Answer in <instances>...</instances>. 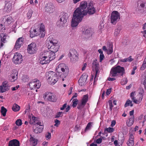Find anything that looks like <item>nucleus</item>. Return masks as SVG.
<instances>
[{"label":"nucleus","mask_w":146,"mask_h":146,"mask_svg":"<svg viewBox=\"0 0 146 146\" xmlns=\"http://www.w3.org/2000/svg\"><path fill=\"white\" fill-rule=\"evenodd\" d=\"M88 94L84 96L82 100V102L83 105L86 104L88 101Z\"/></svg>","instance_id":"obj_33"},{"label":"nucleus","mask_w":146,"mask_h":146,"mask_svg":"<svg viewBox=\"0 0 146 146\" xmlns=\"http://www.w3.org/2000/svg\"><path fill=\"white\" fill-rule=\"evenodd\" d=\"M142 98L143 97L141 95L138 100L135 99L134 97H132V100H133V102L134 103L136 104H139L141 102Z\"/></svg>","instance_id":"obj_31"},{"label":"nucleus","mask_w":146,"mask_h":146,"mask_svg":"<svg viewBox=\"0 0 146 146\" xmlns=\"http://www.w3.org/2000/svg\"><path fill=\"white\" fill-rule=\"evenodd\" d=\"M69 15L67 13L62 12L61 13L59 20L56 23L59 27H63L65 26L68 20Z\"/></svg>","instance_id":"obj_7"},{"label":"nucleus","mask_w":146,"mask_h":146,"mask_svg":"<svg viewBox=\"0 0 146 146\" xmlns=\"http://www.w3.org/2000/svg\"><path fill=\"white\" fill-rule=\"evenodd\" d=\"M5 29L4 26L1 24H0V32H3Z\"/></svg>","instance_id":"obj_48"},{"label":"nucleus","mask_w":146,"mask_h":146,"mask_svg":"<svg viewBox=\"0 0 146 146\" xmlns=\"http://www.w3.org/2000/svg\"><path fill=\"white\" fill-rule=\"evenodd\" d=\"M62 112H60L58 113L57 114V115H56V117H59L61 116L62 114Z\"/></svg>","instance_id":"obj_64"},{"label":"nucleus","mask_w":146,"mask_h":146,"mask_svg":"<svg viewBox=\"0 0 146 146\" xmlns=\"http://www.w3.org/2000/svg\"><path fill=\"white\" fill-rule=\"evenodd\" d=\"M0 36L1 38V40L3 41V43L5 42L6 41V39L9 37L7 35L5 34L1 33L0 34Z\"/></svg>","instance_id":"obj_28"},{"label":"nucleus","mask_w":146,"mask_h":146,"mask_svg":"<svg viewBox=\"0 0 146 146\" xmlns=\"http://www.w3.org/2000/svg\"><path fill=\"white\" fill-rule=\"evenodd\" d=\"M108 80L109 81H113L115 80V79L114 78L109 77L108 78Z\"/></svg>","instance_id":"obj_60"},{"label":"nucleus","mask_w":146,"mask_h":146,"mask_svg":"<svg viewBox=\"0 0 146 146\" xmlns=\"http://www.w3.org/2000/svg\"><path fill=\"white\" fill-rule=\"evenodd\" d=\"M56 71L57 72L63 74V77H66L69 72L68 66L64 63H60L56 67Z\"/></svg>","instance_id":"obj_5"},{"label":"nucleus","mask_w":146,"mask_h":146,"mask_svg":"<svg viewBox=\"0 0 146 146\" xmlns=\"http://www.w3.org/2000/svg\"><path fill=\"white\" fill-rule=\"evenodd\" d=\"M78 100L76 99H74L73 100L72 106L73 107H75L77 106Z\"/></svg>","instance_id":"obj_44"},{"label":"nucleus","mask_w":146,"mask_h":146,"mask_svg":"<svg viewBox=\"0 0 146 146\" xmlns=\"http://www.w3.org/2000/svg\"><path fill=\"white\" fill-rule=\"evenodd\" d=\"M70 61L72 63H75L78 59V55L76 51L74 49L70 50L69 54Z\"/></svg>","instance_id":"obj_10"},{"label":"nucleus","mask_w":146,"mask_h":146,"mask_svg":"<svg viewBox=\"0 0 146 146\" xmlns=\"http://www.w3.org/2000/svg\"><path fill=\"white\" fill-rule=\"evenodd\" d=\"M102 141V138H99L97 139L96 140V142L97 143L99 144L101 143Z\"/></svg>","instance_id":"obj_57"},{"label":"nucleus","mask_w":146,"mask_h":146,"mask_svg":"<svg viewBox=\"0 0 146 146\" xmlns=\"http://www.w3.org/2000/svg\"><path fill=\"white\" fill-rule=\"evenodd\" d=\"M109 106H110V109L111 111L112 109V108L113 107V105L112 102L111 100H109L108 102Z\"/></svg>","instance_id":"obj_47"},{"label":"nucleus","mask_w":146,"mask_h":146,"mask_svg":"<svg viewBox=\"0 0 146 146\" xmlns=\"http://www.w3.org/2000/svg\"><path fill=\"white\" fill-rule=\"evenodd\" d=\"M46 47L49 49V51H47L50 52V54L54 53V56L55 58V53L58 51V41L51 36H49L46 41Z\"/></svg>","instance_id":"obj_2"},{"label":"nucleus","mask_w":146,"mask_h":146,"mask_svg":"<svg viewBox=\"0 0 146 146\" xmlns=\"http://www.w3.org/2000/svg\"><path fill=\"white\" fill-rule=\"evenodd\" d=\"M67 104H64L62 106V107L60 109L61 110H63L66 107Z\"/></svg>","instance_id":"obj_61"},{"label":"nucleus","mask_w":146,"mask_h":146,"mask_svg":"<svg viewBox=\"0 0 146 146\" xmlns=\"http://www.w3.org/2000/svg\"><path fill=\"white\" fill-rule=\"evenodd\" d=\"M146 68V63L143 62L141 66V70H144Z\"/></svg>","instance_id":"obj_49"},{"label":"nucleus","mask_w":146,"mask_h":146,"mask_svg":"<svg viewBox=\"0 0 146 146\" xmlns=\"http://www.w3.org/2000/svg\"><path fill=\"white\" fill-rule=\"evenodd\" d=\"M2 21L5 25L9 26L13 21V19L12 17L7 15L3 17Z\"/></svg>","instance_id":"obj_15"},{"label":"nucleus","mask_w":146,"mask_h":146,"mask_svg":"<svg viewBox=\"0 0 146 146\" xmlns=\"http://www.w3.org/2000/svg\"><path fill=\"white\" fill-rule=\"evenodd\" d=\"M55 124L54 125V126L58 127L60 124V121L58 119H55L54 121Z\"/></svg>","instance_id":"obj_51"},{"label":"nucleus","mask_w":146,"mask_h":146,"mask_svg":"<svg viewBox=\"0 0 146 146\" xmlns=\"http://www.w3.org/2000/svg\"><path fill=\"white\" fill-rule=\"evenodd\" d=\"M35 127H34V132L36 133L41 132L43 129L44 126L42 124L40 121H38L35 124Z\"/></svg>","instance_id":"obj_13"},{"label":"nucleus","mask_w":146,"mask_h":146,"mask_svg":"<svg viewBox=\"0 0 146 146\" xmlns=\"http://www.w3.org/2000/svg\"><path fill=\"white\" fill-rule=\"evenodd\" d=\"M146 121V114L144 116L143 115H140L138 118V121L139 123H142V126H143L144 125V123Z\"/></svg>","instance_id":"obj_25"},{"label":"nucleus","mask_w":146,"mask_h":146,"mask_svg":"<svg viewBox=\"0 0 146 146\" xmlns=\"http://www.w3.org/2000/svg\"><path fill=\"white\" fill-rule=\"evenodd\" d=\"M37 49L36 43H32L28 45L27 51L29 54H32L36 53Z\"/></svg>","instance_id":"obj_14"},{"label":"nucleus","mask_w":146,"mask_h":146,"mask_svg":"<svg viewBox=\"0 0 146 146\" xmlns=\"http://www.w3.org/2000/svg\"><path fill=\"white\" fill-rule=\"evenodd\" d=\"M23 59L22 58V56L21 54H19V63H21Z\"/></svg>","instance_id":"obj_53"},{"label":"nucleus","mask_w":146,"mask_h":146,"mask_svg":"<svg viewBox=\"0 0 146 146\" xmlns=\"http://www.w3.org/2000/svg\"><path fill=\"white\" fill-rule=\"evenodd\" d=\"M12 109L14 111H18V105L17 104H14L12 107Z\"/></svg>","instance_id":"obj_39"},{"label":"nucleus","mask_w":146,"mask_h":146,"mask_svg":"<svg viewBox=\"0 0 146 146\" xmlns=\"http://www.w3.org/2000/svg\"><path fill=\"white\" fill-rule=\"evenodd\" d=\"M37 122H36V119L35 117H32L29 122V123L30 124H34V125Z\"/></svg>","instance_id":"obj_38"},{"label":"nucleus","mask_w":146,"mask_h":146,"mask_svg":"<svg viewBox=\"0 0 146 146\" xmlns=\"http://www.w3.org/2000/svg\"><path fill=\"white\" fill-rule=\"evenodd\" d=\"M7 111V110L6 108H5L3 106L1 107V112L3 116H5Z\"/></svg>","instance_id":"obj_37"},{"label":"nucleus","mask_w":146,"mask_h":146,"mask_svg":"<svg viewBox=\"0 0 146 146\" xmlns=\"http://www.w3.org/2000/svg\"><path fill=\"white\" fill-rule=\"evenodd\" d=\"M22 82H24L28 81L29 80L28 76L26 75L23 76L22 78Z\"/></svg>","instance_id":"obj_41"},{"label":"nucleus","mask_w":146,"mask_h":146,"mask_svg":"<svg viewBox=\"0 0 146 146\" xmlns=\"http://www.w3.org/2000/svg\"><path fill=\"white\" fill-rule=\"evenodd\" d=\"M45 137L47 140L50 139L51 137V133L48 132L46 133L45 134Z\"/></svg>","instance_id":"obj_46"},{"label":"nucleus","mask_w":146,"mask_h":146,"mask_svg":"<svg viewBox=\"0 0 146 146\" xmlns=\"http://www.w3.org/2000/svg\"><path fill=\"white\" fill-rule=\"evenodd\" d=\"M30 37L33 38L35 36H37V34H34V33H32V32H30Z\"/></svg>","instance_id":"obj_55"},{"label":"nucleus","mask_w":146,"mask_h":146,"mask_svg":"<svg viewBox=\"0 0 146 146\" xmlns=\"http://www.w3.org/2000/svg\"><path fill=\"white\" fill-rule=\"evenodd\" d=\"M10 87L7 81H5L3 82L2 85L0 86L1 92L3 93L9 90Z\"/></svg>","instance_id":"obj_17"},{"label":"nucleus","mask_w":146,"mask_h":146,"mask_svg":"<svg viewBox=\"0 0 146 146\" xmlns=\"http://www.w3.org/2000/svg\"><path fill=\"white\" fill-rule=\"evenodd\" d=\"M45 9L47 12L50 13H52L55 11L54 7L51 3L46 4Z\"/></svg>","instance_id":"obj_16"},{"label":"nucleus","mask_w":146,"mask_h":146,"mask_svg":"<svg viewBox=\"0 0 146 146\" xmlns=\"http://www.w3.org/2000/svg\"><path fill=\"white\" fill-rule=\"evenodd\" d=\"M54 56V53L50 54L48 51H44L41 53L40 56V62L42 64H48L51 61L55 58Z\"/></svg>","instance_id":"obj_3"},{"label":"nucleus","mask_w":146,"mask_h":146,"mask_svg":"<svg viewBox=\"0 0 146 146\" xmlns=\"http://www.w3.org/2000/svg\"><path fill=\"white\" fill-rule=\"evenodd\" d=\"M99 64L97 60H95L93 61L92 64V69L96 71V74L95 75L94 78V81L98 80V78L96 77L97 76L99 72Z\"/></svg>","instance_id":"obj_12"},{"label":"nucleus","mask_w":146,"mask_h":146,"mask_svg":"<svg viewBox=\"0 0 146 146\" xmlns=\"http://www.w3.org/2000/svg\"><path fill=\"white\" fill-rule=\"evenodd\" d=\"M134 133L130 134L129 139L127 142V145L128 146H133L134 145Z\"/></svg>","instance_id":"obj_20"},{"label":"nucleus","mask_w":146,"mask_h":146,"mask_svg":"<svg viewBox=\"0 0 146 146\" xmlns=\"http://www.w3.org/2000/svg\"><path fill=\"white\" fill-rule=\"evenodd\" d=\"M104 57V56L103 54H100V62H101L103 60Z\"/></svg>","instance_id":"obj_56"},{"label":"nucleus","mask_w":146,"mask_h":146,"mask_svg":"<svg viewBox=\"0 0 146 146\" xmlns=\"http://www.w3.org/2000/svg\"><path fill=\"white\" fill-rule=\"evenodd\" d=\"M127 79L126 78L122 79L121 82V83L122 85H124L127 84Z\"/></svg>","instance_id":"obj_43"},{"label":"nucleus","mask_w":146,"mask_h":146,"mask_svg":"<svg viewBox=\"0 0 146 146\" xmlns=\"http://www.w3.org/2000/svg\"><path fill=\"white\" fill-rule=\"evenodd\" d=\"M120 18V15L119 12L116 11L112 12L111 17V23L112 24H115L119 20Z\"/></svg>","instance_id":"obj_9"},{"label":"nucleus","mask_w":146,"mask_h":146,"mask_svg":"<svg viewBox=\"0 0 146 146\" xmlns=\"http://www.w3.org/2000/svg\"><path fill=\"white\" fill-rule=\"evenodd\" d=\"M124 73L125 70L124 68L118 66L112 68L110 72V77L116 76L119 74L122 75Z\"/></svg>","instance_id":"obj_6"},{"label":"nucleus","mask_w":146,"mask_h":146,"mask_svg":"<svg viewBox=\"0 0 146 146\" xmlns=\"http://www.w3.org/2000/svg\"><path fill=\"white\" fill-rule=\"evenodd\" d=\"M87 13H88L89 14H93L96 12V10L92 3H90L89 4L87 7Z\"/></svg>","instance_id":"obj_21"},{"label":"nucleus","mask_w":146,"mask_h":146,"mask_svg":"<svg viewBox=\"0 0 146 146\" xmlns=\"http://www.w3.org/2000/svg\"><path fill=\"white\" fill-rule=\"evenodd\" d=\"M126 58V59L127 62H131L133 60V59L131 58V56H130L129 57Z\"/></svg>","instance_id":"obj_54"},{"label":"nucleus","mask_w":146,"mask_h":146,"mask_svg":"<svg viewBox=\"0 0 146 146\" xmlns=\"http://www.w3.org/2000/svg\"><path fill=\"white\" fill-rule=\"evenodd\" d=\"M48 142L46 141H44L42 143V146H47L48 144Z\"/></svg>","instance_id":"obj_63"},{"label":"nucleus","mask_w":146,"mask_h":146,"mask_svg":"<svg viewBox=\"0 0 146 146\" xmlns=\"http://www.w3.org/2000/svg\"><path fill=\"white\" fill-rule=\"evenodd\" d=\"M92 123L91 122H89L88 123L85 129V131H86L90 129L92 127Z\"/></svg>","instance_id":"obj_40"},{"label":"nucleus","mask_w":146,"mask_h":146,"mask_svg":"<svg viewBox=\"0 0 146 146\" xmlns=\"http://www.w3.org/2000/svg\"><path fill=\"white\" fill-rule=\"evenodd\" d=\"M13 62L16 64H17L18 63V53L16 52L15 53L13 58Z\"/></svg>","instance_id":"obj_29"},{"label":"nucleus","mask_w":146,"mask_h":146,"mask_svg":"<svg viewBox=\"0 0 146 146\" xmlns=\"http://www.w3.org/2000/svg\"><path fill=\"white\" fill-rule=\"evenodd\" d=\"M106 131L109 133H111L113 131L114 129L112 127H109L106 129Z\"/></svg>","instance_id":"obj_52"},{"label":"nucleus","mask_w":146,"mask_h":146,"mask_svg":"<svg viewBox=\"0 0 146 146\" xmlns=\"http://www.w3.org/2000/svg\"><path fill=\"white\" fill-rule=\"evenodd\" d=\"M46 76L49 84L51 85H54L58 81V77L56 74L53 71L47 72Z\"/></svg>","instance_id":"obj_4"},{"label":"nucleus","mask_w":146,"mask_h":146,"mask_svg":"<svg viewBox=\"0 0 146 146\" xmlns=\"http://www.w3.org/2000/svg\"><path fill=\"white\" fill-rule=\"evenodd\" d=\"M134 121V117H131L127 121L126 125L128 127L131 126L133 123Z\"/></svg>","instance_id":"obj_27"},{"label":"nucleus","mask_w":146,"mask_h":146,"mask_svg":"<svg viewBox=\"0 0 146 146\" xmlns=\"http://www.w3.org/2000/svg\"><path fill=\"white\" fill-rule=\"evenodd\" d=\"M146 84V70L145 71V75L144 76V78L143 83V84Z\"/></svg>","instance_id":"obj_59"},{"label":"nucleus","mask_w":146,"mask_h":146,"mask_svg":"<svg viewBox=\"0 0 146 146\" xmlns=\"http://www.w3.org/2000/svg\"><path fill=\"white\" fill-rule=\"evenodd\" d=\"M87 5L86 2L82 1L80 3V6L75 11L71 22L72 27H76L81 21L84 16L86 15L87 11L85 9Z\"/></svg>","instance_id":"obj_1"},{"label":"nucleus","mask_w":146,"mask_h":146,"mask_svg":"<svg viewBox=\"0 0 146 146\" xmlns=\"http://www.w3.org/2000/svg\"><path fill=\"white\" fill-rule=\"evenodd\" d=\"M132 102V101L129 100H127L124 105L125 107H126L129 106H130L131 107H132L133 106V104Z\"/></svg>","instance_id":"obj_35"},{"label":"nucleus","mask_w":146,"mask_h":146,"mask_svg":"<svg viewBox=\"0 0 146 146\" xmlns=\"http://www.w3.org/2000/svg\"><path fill=\"white\" fill-rule=\"evenodd\" d=\"M85 104L83 105L82 102H81V103L80 104H78V105L77 107V108L78 109H81L83 108L85 106Z\"/></svg>","instance_id":"obj_50"},{"label":"nucleus","mask_w":146,"mask_h":146,"mask_svg":"<svg viewBox=\"0 0 146 146\" xmlns=\"http://www.w3.org/2000/svg\"><path fill=\"white\" fill-rule=\"evenodd\" d=\"M121 29V27H119L115 30L114 33L115 36H117L119 35L120 33Z\"/></svg>","instance_id":"obj_34"},{"label":"nucleus","mask_w":146,"mask_h":146,"mask_svg":"<svg viewBox=\"0 0 146 146\" xmlns=\"http://www.w3.org/2000/svg\"><path fill=\"white\" fill-rule=\"evenodd\" d=\"M86 66H87V64L86 63H85L84 64V65H83V66L82 68V71H84L85 69Z\"/></svg>","instance_id":"obj_62"},{"label":"nucleus","mask_w":146,"mask_h":146,"mask_svg":"<svg viewBox=\"0 0 146 146\" xmlns=\"http://www.w3.org/2000/svg\"><path fill=\"white\" fill-rule=\"evenodd\" d=\"M18 72L13 71V73L11 74L9 79L11 82H14L17 78Z\"/></svg>","instance_id":"obj_23"},{"label":"nucleus","mask_w":146,"mask_h":146,"mask_svg":"<svg viewBox=\"0 0 146 146\" xmlns=\"http://www.w3.org/2000/svg\"><path fill=\"white\" fill-rule=\"evenodd\" d=\"M33 13V11L32 10H29L27 14V16L29 19H30Z\"/></svg>","instance_id":"obj_45"},{"label":"nucleus","mask_w":146,"mask_h":146,"mask_svg":"<svg viewBox=\"0 0 146 146\" xmlns=\"http://www.w3.org/2000/svg\"><path fill=\"white\" fill-rule=\"evenodd\" d=\"M102 49L108 54H111L113 51V46L111 44H109L107 47L104 46L102 47Z\"/></svg>","instance_id":"obj_19"},{"label":"nucleus","mask_w":146,"mask_h":146,"mask_svg":"<svg viewBox=\"0 0 146 146\" xmlns=\"http://www.w3.org/2000/svg\"><path fill=\"white\" fill-rule=\"evenodd\" d=\"M43 97L45 100L49 101L55 102L57 99L56 95L53 93L46 92L43 95Z\"/></svg>","instance_id":"obj_8"},{"label":"nucleus","mask_w":146,"mask_h":146,"mask_svg":"<svg viewBox=\"0 0 146 146\" xmlns=\"http://www.w3.org/2000/svg\"><path fill=\"white\" fill-rule=\"evenodd\" d=\"M93 30L91 28H88L85 31V34L88 36H91L93 33Z\"/></svg>","instance_id":"obj_30"},{"label":"nucleus","mask_w":146,"mask_h":146,"mask_svg":"<svg viewBox=\"0 0 146 146\" xmlns=\"http://www.w3.org/2000/svg\"><path fill=\"white\" fill-rule=\"evenodd\" d=\"M29 85L30 89L33 90L36 88L39 89L40 88L41 84L39 80L37 79H35L30 82Z\"/></svg>","instance_id":"obj_11"},{"label":"nucleus","mask_w":146,"mask_h":146,"mask_svg":"<svg viewBox=\"0 0 146 146\" xmlns=\"http://www.w3.org/2000/svg\"><path fill=\"white\" fill-rule=\"evenodd\" d=\"M39 32L41 35V37H43L45 35V26L44 25L41 24L39 27Z\"/></svg>","instance_id":"obj_24"},{"label":"nucleus","mask_w":146,"mask_h":146,"mask_svg":"<svg viewBox=\"0 0 146 146\" xmlns=\"http://www.w3.org/2000/svg\"><path fill=\"white\" fill-rule=\"evenodd\" d=\"M30 141L31 144L35 146L37 144V140L34 138L33 137H31L30 138Z\"/></svg>","instance_id":"obj_32"},{"label":"nucleus","mask_w":146,"mask_h":146,"mask_svg":"<svg viewBox=\"0 0 146 146\" xmlns=\"http://www.w3.org/2000/svg\"><path fill=\"white\" fill-rule=\"evenodd\" d=\"M18 38L14 46L13 50L16 51L18 50Z\"/></svg>","instance_id":"obj_42"},{"label":"nucleus","mask_w":146,"mask_h":146,"mask_svg":"<svg viewBox=\"0 0 146 146\" xmlns=\"http://www.w3.org/2000/svg\"><path fill=\"white\" fill-rule=\"evenodd\" d=\"M12 5L11 3L7 2L5 4L3 11L4 13L10 12L12 9Z\"/></svg>","instance_id":"obj_22"},{"label":"nucleus","mask_w":146,"mask_h":146,"mask_svg":"<svg viewBox=\"0 0 146 146\" xmlns=\"http://www.w3.org/2000/svg\"><path fill=\"white\" fill-rule=\"evenodd\" d=\"M88 75L86 74H83L80 77L78 80L79 84L83 86L86 84Z\"/></svg>","instance_id":"obj_18"},{"label":"nucleus","mask_w":146,"mask_h":146,"mask_svg":"<svg viewBox=\"0 0 146 146\" xmlns=\"http://www.w3.org/2000/svg\"><path fill=\"white\" fill-rule=\"evenodd\" d=\"M9 146H18V141L17 139H13L9 142Z\"/></svg>","instance_id":"obj_26"},{"label":"nucleus","mask_w":146,"mask_h":146,"mask_svg":"<svg viewBox=\"0 0 146 146\" xmlns=\"http://www.w3.org/2000/svg\"><path fill=\"white\" fill-rule=\"evenodd\" d=\"M24 43V39L23 37L19 38V48L22 46Z\"/></svg>","instance_id":"obj_36"},{"label":"nucleus","mask_w":146,"mask_h":146,"mask_svg":"<svg viewBox=\"0 0 146 146\" xmlns=\"http://www.w3.org/2000/svg\"><path fill=\"white\" fill-rule=\"evenodd\" d=\"M111 92V89H108L107 90L106 94L107 95H109L110 93Z\"/></svg>","instance_id":"obj_58"}]
</instances>
